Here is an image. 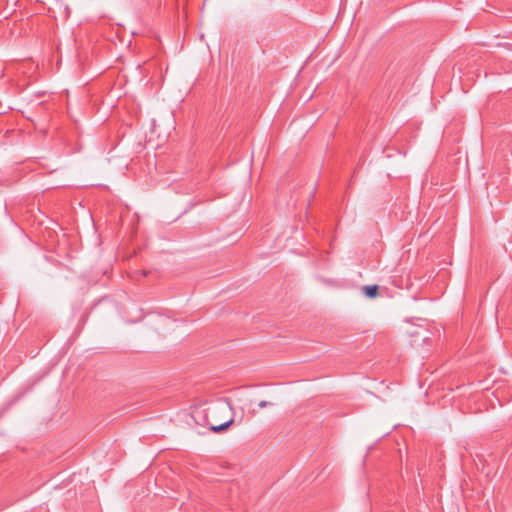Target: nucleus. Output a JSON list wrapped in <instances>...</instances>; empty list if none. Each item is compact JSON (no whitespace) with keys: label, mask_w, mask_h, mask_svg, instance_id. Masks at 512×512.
I'll return each instance as SVG.
<instances>
[{"label":"nucleus","mask_w":512,"mask_h":512,"mask_svg":"<svg viewBox=\"0 0 512 512\" xmlns=\"http://www.w3.org/2000/svg\"><path fill=\"white\" fill-rule=\"evenodd\" d=\"M270 404L271 403H269L267 401H260V402H258V407L263 408V407H266V406H268Z\"/></svg>","instance_id":"3"},{"label":"nucleus","mask_w":512,"mask_h":512,"mask_svg":"<svg viewBox=\"0 0 512 512\" xmlns=\"http://www.w3.org/2000/svg\"><path fill=\"white\" fill-rule=\"evenodd\" d=\"M197 422L218 433L226 430L232 423L231 407L226 401H217L196 412Z\"/></svg>","instance_id":"1"},{"label":"nucleus","mask_w":512,"mask_h":512,"mask_svg":"<svg viewBox=\"0 0 512 512\" xmlns=\"http://www.w3.org/2000/svg\"><path fill=\"white\" fill-rule=\"evenodd\" d=\"M363 290H364L365 295L370 298H373L378 294V286L377 285L364 286Z\"/></svg>","instance_id":"2"}]
</instances>
